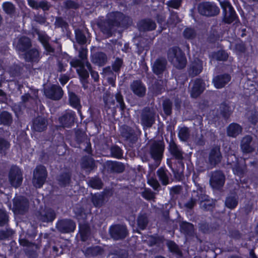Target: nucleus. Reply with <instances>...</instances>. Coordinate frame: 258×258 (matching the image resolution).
<instances>
[{
    "instance_id": "obj_1",
    "label": "nucleus",
    "mask_w": 258,
    "mask_h": 258,
    "mask_svg": "<svg viewBox=\"0 0 258 258\" xmlns=\"http://www.w3.org/2000/svg\"><path fill=\"white\" fill-rule=\"evenodd\" d=\"M126 17L121 12H115L108 13L106 19L100 25L102 32L110 36L115 27L119 26L123 23Z\"/></svg>"
},
{
    "instance_id": "obj_2",
    "label": "nucleus",
    "mask_w": 258,
    "mask_h": 258,
    "mask_svg": "<svg viewBox=\"0 0 258 258\" xmlns=\"http://www.w3.org/2000/svg\"><path fill=\"white\" fill-rule=\"evenodd\" d=\"M88 50L84 46H81L79 49V57L81 59L76 58H73L70 61L72 67L78 68L77 72L81 80H86L89 77L88 71L85 70V66L87 60Z\"/></svg>"
},
{
    "instance_id": "obj_3",
    "label": "nucleus",
    "mask_w": 258,
    "mask_h": 258,
    "mask_svg": "<svg viewBox=\"0 0 258 258\" xmlns=\"http://www.w3.org/2000/svg\"><path fill=\"white\" fill-rule=\"evenodd\" d=\"M168 60L176 68L182 69L186 64V59L184 54L177 47H173L168 50L167 53Z\"/></svg>"
},
{
    "instance_id": "obj_4",
    "label": "nucleus",
    "mask_w": 258,
    "mask_h": 258,
    "mask_svg": "<svg viewBox=\"0 0 258 258\" xmlns=\"http://www.w3.org/2000/svg\"><path fill=\"white\" fill-rule=\"evenodd\" d=\"M220 5L223 9L224 21L228 24L234 22V24L237 26L239 21L237 19L236 12L230 3L227 1H224L220 2Z\"/></svg>"
},
{
    "instance_id": "obj_5",
    "label": "nucleus",
    "mask_w": 258,
    "mask_h": 258,
    "mask_svg": "<svg viewBox=\"0 0 258 258\" xmlns=\"http://www.w3.org/2000/svg\"><path fill=\"white\" fill-rule=\"evenodd\" d=\"M47 175L46 168L42 165L37 166L33 172V185L36 188H41L45 182Z\"/></svg>"
},
{
    "instance_id": "obj_6",
    "label": "nucleus",
    "mask_w": 258,
    "mask_h": 258,
    "mask_svg": "<svg viewBox=\"0 0 258 258\" xmlns=\"http://www.w3.org/2000/svg\"><path fill=\"white\" fill-rule=\"evenodd\" d=\"M75 213L76 212H75ZM76 214L79 222V231L81 239L82 241H85L88 239L90 235V227L84 220V218H86L87 216L82 211H81L80 214Z\"/></svg>"
},
{
    "instance_id": "obj_7",
    "label": "nucleus",
    "mask_w": 258,
    "mask_h": 258,
    "mask_svg": "<svg viewBox=\"0 0 258 258\" xmlns=\"http://www.w3.org/2000/svg\"><path fill=\"white\" fill-rule=\"evenodd\" d=\"M198 11L201 15L206 16H214L219 14L218 7L213 3L204 2L199 4Z\"/></svg>"
},
{
    "instance_id": "obj_8",
    "label": "nucleus",
    "mask_w": 258,
    "mask_h": 258,
    "mask_svg": "<svg viewBox=\"0 0 258 258\" xmlns=\"http://www.w3.org/2000/svg\"><path fill=\"white\" fill-rule=\"evenodd\" d=\"M9 179L11 184L15 187L19 186L22 182V173L20 169L16 166H12L10 169Z\"/></svg>"
},
{
    "instance_id": "obj_9",
    "label": "nucleus",
    "mask_w": 258,
    "mask_h": 258,
    "mask_svg": "<svg viewBox=\"0 0 258 258\" xmlns=\"http://www.w3.org/2000/svg\"><path fill=\"white\" fill-rule=\"evenodd\" d=\"M44 93L47 98L54 100L60 99L63 95L61 88L56 85L45 87L44 89Z\"/></svg>"
},
{
    "instance_id": "obj_10",
    "label": "nucleus",
    "mask_w": 258,
    "mask_h": 258,
    "mask_svg": "<svg viewBox=\"0 0 258 258\" xmlns=\"http://www.w3.org/2000/svg\"><path fill=\"white\" fill-rule=\"evenodd\" d=\"M109 233L111 237L115 240H119L124 238L127 235V230L123 225H115L111 226L109 228Z\"/></svg>"
},
{
    "instance_id": "obj_11",
    "label": "nucleus",
    "mask_w": 258,
    "mask_h": 258,
    "mask_svg": "<svg viewBox=\"0 0 258 258\" xmlns=\"http://www.w3.org/2000/svg\"><path fill=\"white\" fill-rule=\"evenodd\" d=\"M28 201L24 197H18L13 201V211L19 214H23L28 209Z\"/></svg>"
},
{
    "instance_id": "obj_12",
    "label": "nucleus",
    "mask_w": 258,
    "mask_h": 258,
    "mask_svg": "<svg viewBox=\"0 0 258 258\" xmlns=\"http://www.w3.org/2000/svg\"><path fill=\"white\" fill-rule=\"evenodd\" d=\"M210 183L211 186L216 189L223 187L225 183V176L220 171H216L212 173Z\"/></svg>"
},
{
    "instance_id": "obj_13",
    "label": "nucleus",
    "mask_w": 258,
    "mask_h": 258,
    "mask_svg": "<svg viewBox=\"0 0 258 258\" xmlns=\"http://www.w3.org/2000/svg\"><path fill=\"white\" fill-rule=\"evenodd\" d=\"M164 149V146L161 142H154L150 149L151 157L156 162L160 161L162 158Z\"/></svg>"
},
{
    "instance_id": "obj_14",
    "label": "nucleus",
    "mask_w": 258,
    "mask_h": 258,
    "mask_svg": "<svg viewBox=\"0 0 258 258\" xmlns=\"http://www.w3.org/2000/svg\"><path fill=\"white\" fill-rule=\"evenodd\" d=\"M56 226L59 231L67 233L73 232L76 228V224L71 220L64 219L59 221Z\"/></svg>"
},
{
    "instance_id": "obj_15",
    "label": "nucleus",
    "mask_w": 258,
    "mask_h": 258,
    "mask_svg": "<svg viewBox=\"0 0 258 258\" xmlns=\"http://www.w3.org/2000/svg\"><path fill=\"white\" fill-rule=\"evenodd\" d=\"M75 112L69 110L64 112L59 118V122L63 127H70L74 122Z\"/></svg>"
},
{
    "instance_id": "obj_16",
    "label": "nucleus",
    "mask_w": 258,
    "mask_h": 258,
    "mask_svg": "<svg viewBox=\"0 0 258 258\" xmlns=\"http://www.w3.org/2000/svg\"><path fill=\"white\" fill-rule=\"evenodd\" d=\"M130 88L134 94L138 97H142L146 94V86L141 81H133L130 85Z\"/></svg>"
},
{
    "instance_id": "obj_17",
    "label": "nucleus",
    "mask_w": 258,
    "mask_h": 258,
    "mask_svg": "<svg viewBox=\"0 0 258 258\" xmlns=\"http://www.w3.org/2000/svg\"><path fill=\"white\" fill-rule=\"evenodd\" d=\"M37 216L40 221L44 222H48L54 220L55 214L53 210L45 208L38 212Z\"/></svg>"
},
{
    "instance_id": "obj_18",
    "label": "nucleus",
    "mask_w": 258,
    "mask_h": 258,
    "mask_svg": "<svg viewBox=\"0 0 258 258\" xmlns=\"http://www.w3.org/2000/svg\"><path fill=\"white\" fill-rule=\"evenodd\" d=\"M207 84L200 79H196L191 90V96L192 97L196 98L200 95L205 89Z\"/></svg>"
},
{
    "instance_id": "obj_19",
    "label": "nucleus",
    "mask_w": 258,
    "mask_h": 258,
    "mask_svg": "<svg viewBox=\"0 0 258 258\" xmlns=\"http://www.w3.org/2000/svg\"><path fill=\"white\" fill-rule=\"evenodd\" d=\"M221 160V154L220 151L219 147H216L213 148L210 151L209 157V162L211 166V168L214 167L219 163Z\"/></svg>"
},
{
    "instance_id": "obj_20",
    "label": "nucleus",
    "mask_w": 258,
    "mask_h": 258,
    "mask_svg": "<svg viewBox=\"0 0 258 258\" xmlns=\"http://www.w3.org/2000/svg\"><path fill=\"white\" fill-rule=\"evenodd\" d=\"M230 76L228 74L219 75L213 79V83L216 88H222L230 81Z\"/></svg>"
},
{
    "instance_id": "obj_21",
    "label": "nucleus",
    "mask_w": 258,
    "mask_h": 258,
    "mask_svg": "<svg viewBox=\"0 0 258 258\" xmlns=\"http://www.w3.org/2000/svg\"><path fill=\"white\" fill-rule=\"evenodd\" d=\"M47 124V121L44 118L38 116L33 120L32 128L37 132H42L46 128Z\"/></svg>"
},
{
    "instance_id": "obj_22",
    "label": "nucleus",
    "mask_w": 258,
    "mask_h": 258,
    "mask_svg": "<svg viewBox=\"0 0 258 258\" xmlns=\"http://www.w3.org/2000/svg\"><path fill=\"white\" fill-rule=\"evenodd\" d=\"M202 70V61L199 59H196L190 64L188 72L189 75L195 76L201 73Z\"/></svg>"
},
{
    "instance_id": "obj_23",
    "label": "nucleus",
    "mask_w": 258,
    "mask_h": 258,
    "mask_svg": "<svg viewBox=\"0 0 258 258\" xmlns=\"http://www.w3.org/2000/svg\"><path fill=\"white\" fill-rule=\"evenodd\" d=\"M166 60L165 58H161L157 59L154 62L153 66V71L157 75L162 74L165 70Z\"/></svg>"
},
{
    "instance_id": "obj_24",
    "label": "nucleus",
    "mask_w": 258,
    "mask_h": 258,
    "mask_svg": "<svg viewBox=\"0 0 258 258\" xmlns=\"http://www.w3.org/2000/svg\"><path fill=\"white\" fill-rule=\"evenodd\" d=\"M169 150L172 156L176 159L182 160L183 159V154L181 148L177 145L174 142H170L169 144Z\"/></svg>"
},
{
    "instance_id": "obj_25",
    "label": "nucleus",
    "mask_w": 258,
    "mask_h": 258,
    "mask_svg": "<svg viewBox=\"0 0 258 258\" xmlns=\"http://www.w3.org/2000/svg\"><path fill=\"white\" fill-rule=\"evenodd\" d=\"M81 167L87 172H90L95 167L94 161L90 156L84 157L82 159Z\"/></svg>"
},
{
    "instance_id": "obj_26",
    "label": "nucleus",
    "mask_w": 258,
    "mask_h": 258,
    "mask_svg": "<svg viewBox=\"0 0 258 258\" xmlns=\"http://www.w3.org/2000/svg\"><path fill=\"white\" fill-rule=\"evenodd\" d=\"M31 45L30 39L26 37H22L19 39L18 43L17 45V49L22 51L24 52L27 50Z\"/></svg>"
},
{
    "instance_id": "obj_27",
    "label": "nucleus",
    "mask_w": 258,
    "mask_h": 258,
    "mask_svg": "<svg viewBox=\"0 0 258 258\" xmlns=\"http://www.w3.org/2000/svg\"><path fill=\"white\" fill-rule=\"evenodd\" d=\"M252 138L249 136L244 137L241 143V148L244 153H249L253 151V148L250 145Z\"/></svg>"
},
{
    "instance_id": "obj_28",
    "label": "nucleus",
    "mask_w": 258,
    "mask_h": 258,
    "mask_svg": "<svg viewBox=\"0 0 258 258\" xmlns=\"http://www.w3.org/2000/svg\"><path fill=\"white\" fill-rule=\"evenodd\" d=\"M69 102L70 105L73 108L77 109L79 113L81 114L80 109L81 105L80 100L75 93H70L69 94Z\"/></svg>"
},
{
    "instance_id": "obj_29",
    "label": "nucleus",
    "mask_w": 258,
    "mask_h": 258,
    "mask_svg": "<svg viewBox=\"0 0 258 258\" xmlns=\"http://www.w3.org/2000/svg\"><path fill=\"white\" fill-rule=\"evenodd\" d=\"M139 27L143 30H152L156 27V23L150 19L144 20L139 23Z\"/></svg>"
},
{
    "instance_id": "obj_30",
    "label": "nucleus",
    "mask_w": 258,
    "mask_h": 258,
    "mask_svg": "<svg viewBox=\"0 0 258 258\" xmlns=\"http://www.w3.org/2000/svg\"><path fill=\"white\" fill-rule=\"evenodd\" d=\"M242 131L241 127L238 124L233 123L229 125L227 128V134L229 136L235 137L239 135Z\"/></svg>"
},
{
    "instance_id": "obj_31",
    "label": "nucleus",
    "mask_w": 258,
    "mask_h": 258,
    "mask_svg": "<svg viewBox=\"0 0 258 258\" xmlns=\"http://www.w3.org/2000/svg\"><path fill=\"white\" fill-rule=\"evenodd\" d=\"M157 175L159 180L163 185L169 183V172L163 168H160L157 170Z\"/></svg>"
},
{
    "instance_id": "obj_32",
    "label": "nucleus",
    "mask_w": 258,
    "mask_h": 258,
    "mask_svg": "<svg viewBox=\"0 0 258 258\" xmlns=\"http://www.w3.org/2000/svg\"><path fill=\"white\" fill-rule=\"evenodd\" d=\"M106 56L103 52L96 53L92 57V62L99 66H103L106 61Z\"/></svg>"
},
{
    "instance_id": "obj_33",
    "label": "nucleus",
    "mask_w": 258,
    "mask_h": 258,
    "mask_svg": "<svg viewBox=\"0 0 258 258\" xmlns=\"http://www.w3.org/2000/svg\"><path fill=\"white\" fill-rule=\"evenodd\" d=\"M142 124L147 127H150L154 123L153 115L150 112H144L142 115Z\"/></svg>"
},
{
    "instance_id": "obj_34",
    "label": "nucleus",
    "mask_w": 258,
    "mask_h": 258,
    "mask_svg": "<svg viewBox=\"0 0 258 258\" xmlns=\"http://www.w3.org/2000/svg\"><path fill=\"white\" fill-rule=\"evenodd\" d=\"M38 38L40 41L43 44L45 50L48 52H53L54 51L53 48L48 43V36L44 33H38Z\"/></svg>"
},
{
    "instance_id": "obj_35",
    "label": "nucleus",
    "mask_w": 258,
    "mask_h": 258,
    "mask_svg": "<svg viewBox=\"0 0 258 258\" xmlns=\"http://www.w3.org/2000/svg\"><path fill=\"white\" fill-rule=\"evenodd\" d=\"M39 56V52L36 49H32L24 54V58L27 61H35Z\"/></svg>"
},
{
    "instance_id": "obj_36",
    "label": "nucleus",
    "mask_w": 258,
    "mask_h": 258,
    "mask_svg": "<svg viewBox=\"0 0 258 258\" xmlns=\"http://www.w3.org/2000/svg\"><path fill=\"white\" fill-rule=\"evenodd\" d=\"M103 251L101 247L98 246L87 248L84 251L86 256H95L98 254H102Z\"/></svg>"
},
{
    "instance_id": "obj_37",
    "label": "nucleus",
    "mask_w": 258,
    "mask_h": 258,
    "mask_svg": "<svg viewBox=\"0 0 258 258\" xmlns=\"http://www.w3.org/2000/svg\"><path fill=\"white\" fill-rule=\"evenodd\" d=\"M190 136V131L188 127L184 126L179 129L178 137L180 141L182 142L187 141Z\"/></svg>"
},
{
    "instance_id": "obj_38",
    "label": "nucleus",
    "mask_w": 258,
    "mask_h": 258,
    "mask_svg": "<svg viewBox=\"0 0 258 258\" xmlns=\"http://www.w3.org/2000/svg\"><path fill=\"white\" fill-rule=\"evenodd\" d=\"M92 202L96 207H101L104 202V196L102 194H95L92 197Z\"/></svg>"
},
{
    "instance_id": "obj_39",
    "label": "nucleus",
    "mask_w": 258,
    "mask_h": 258,
    "mask_svg": "<svg viewBox=\"0 0 258 258\" xmlns=\"http://www.w3.org/2000/svg\"><path fill=\"white\" fill-rule=\"evenodd\" d=\"M237 204L238 199L236 195L227 197L225 201V205L230 209L235 208Z\"/></svg>"
},
{
    "instance_id": "obj_40",
    "label": "nucleus",
    "mask_w": 258,
    "mask_h": 258,
    "mask_svg": "<svg viewBox=\"0 0 258 258\" xmlns=\"http://www.w3.org/2000/svg\"><path fill=\"white\" fill-rule=\"evenodd\" d=\"M220 109L222 116L225 118H228L231 112V109L230 107L228 106L226 103H224L221 104Z\"/></svg>"
},
{
    "instance_id": "obj_41",
    "label": "nucleus",
    "mask_w": 258,
    "mask_h": 258,
    "mask_svg": "<svg viewBox=\"0 0 258 258\" xmlns=\"http://www.w3.org/2000/svg\"><path fill=\"white\" fill-rule=\"evenodd\" d=\"M0 121L3 124H10L12 121L11 114L6 111L2 112L0 115Z\"/></svg>"
},
{
    "instance_id": "obj_42",
    "label": "nucleus",
    "mask_w": 258,
    "mask_h": 258,
    "mask_svg": "<svg viewBox=\"0 0 258 258\" xmlns=\"http://www.w3.org/2000/svg\"><path fill=\"white\" fill-rule=\"evenodd\" d=\"M122 136L125 137L127 140L129 141L132 145H133L137 141V136L133 133L131 129L128 130V133H122Z\"/></svg>"
},
{
    "instance_id": "obj_43",
    "label": "nucleus",
    "mask_w": 258,
    "mask_h": 258,
    "mask_svg": "<svg viewBox=\"0 0 258 258\" xmlns=\"http://www.w3.org/2000/svg\"><path fill=\"white\" fill-rule=\"evenodd\" d=\"M231 49H232L237 54L239 55L245 52V46L243 42H241L236 43L234 45V46L231 44Z\"/></svg>"
},
{
    "instance_id": "obj_44",
    "label": "nucleus",
    "mask_w": 258,
    "mask_h": 258,
    "mask_svg": "<svg viewBox=\"0 0 258 258\" xmlns=\"http://www.w3.org/2000/svg\"><path fill=\"white\" fill-rule=\"evenodd\" d=\"M59 183L61 186H66L69 183L70 180V174L69 172L60 175L58 177Z\"/></svg>"
},
{
    "instance_id": "obj_45",
    "label": "nucleus",
    "mask_w": 258,
    "mask_h": 258,
    "mask_svg": "<svg viewBox=\"0 0 258 258\" xmlns=\"http://www.w3.org/2000/svg\"><path fill=\"white\" fill-rule=\"evenodd\" d=\"M180 228L184 233L189 234L193 231L194 226L192 224L183 222L180 225Z\"/></svg>"
},
{
    "instance_id": "obj_46",
    "label": "nucleus",
    "mask_w": 258,
    "mask_h": 258,
    "mask_svg": "<svg viewBox=\"0 0 258 258\" xmlns=\"http://www.w3.org/2000/svg\"><path fill=\"white\" fill-rule=\"evenodd\" d=\"M112 156L115 158L120 159L123 156V151L118 146H112L110 149Z\"/></svg>"
},
{
    "instance_id": "obj_47",
    "label": "nucleus",
    "mask_w": 258,
    "mask_h": 258,
    "mask_svg": "<svg viewBox=\"0 0 258 258\" xmlns=\"http://www.w3.org/2000/svg\"><path fill=\"white\" fill-rule=\"evenodd\" d=\"M75 35L77 42L79 44H84L86 42V37L80 30H76Z\"/></svg>"
},
{
    "instance_id": "obj_48",
    "label": "nucleus",
    "mask_w": 258,
    "mask_h": 258,
    "mask_svg": "<svg viewBox=\"0 0 258 258\" xmlns=\"http://www.w3.org/2000/svg\"><path fill=\"white\" fill-rule=\"evenodd\" d=\"M208 197L205 195L203 197L202 196L199 197L198 200L202 202L201 204V206L206 210H209L212 208L213 205L208 201Z\"/></svg>"
},
{
    "instance_id": "obj_49",
    "label": "nucleus",
    "mask_w": 258,
    "mask_h": 258,
    "mask_svg": "<svg viewBox=\"0 0 258 258\" xmlns=\"http://www.w3.org/2000/svg\"><path fill=\"white\" fill-rule=\"evenodd\" d=\"M148 223V219L146 215H141L138 219V225L139 227L142 229H144Z\"/></svg>"
},
{
    "instance_id": "obj_50",
    "label": "nucleus",
    "mask_w": 258,
    "mask_h": 258,
    "mask_svg": "<svg viewBox=\"0 0 258 258\" xmlns=\"http://www.w3.org/2000/svg\"><path fill=\"white\" fill-rule=\"evenodd\" d=\"M167 246L170 251L175 253V254L180 255L181 252L179 249L178 246L175 244V242L172 241H169L167 243Z\"/></svg>"
},
{
    "instance_id": "obj_51",
    "label": "nucleus",
    "mask_w": 258,
    "mask_h": 258,
    "mask_svg": "<svg viewBox=\"0 0 258 258\" xmlns=\"http://www.w3.org/2000/svg\"><path fill=\"white\" fill-rule=\"evenodd\" d=\"M89 185L95 189H100L102 187L101 180L98 178H93L90 180L89 182Z\"/></svg>"
},
{
    "instance_id": "obj_52",
    "label": "nucleus",
    "mask_w": 258,
    "mask_h": 258,
    "mask_svg": "<svg viewBox=\"0 0 258 258\" xmlns=\"http://www.w3.org/2000/svg\"><path fill=\"white\" fill-rule=\"evenodd\" d=\"M196 33L194 29L187 28L183 31L184 38L188 39H192L195 37Z\"/></svg>"
},
{
    "instance_id": "obj_53",
    "label": "nucleus",
    "mask_w": 258,
    "mask_h": 258,
    "mask_svg": "<svg viewBox=\"0 0 258 258\" xmlns=\"http://www.w3.org/2000/svg\"><path fill=\"white\" fill-rule=\"evenodd\" d=\"M85 68H86V69L85 68V70H86L88 73L89 72L90 73L91 76L94 81H98L99 79L98 74L97 72L92 70L91 64L88 61L86 62Z\"/></svg>"
},
{
    "instance_id": "obj_54",
    "label": "nucleus",
    "mask_w": 258,
    "mask_h": 258,
    "mask_svg": "<svg viewBox=\"0 0 258 258\" xmlns=\"http://www.w3.org/2000/svg\"><path fill=\"white\" fill-rule=\"evenodd\" d=\"M163 109L165 113L169 115L171 113L172 103L169 99H166L163 103Z\"/></svg>"
},
{
    "instance_id": "obj_55",
    "label": "nucleus",
    "mask_w": 258,
    "mask_h": 258,
    "mask_svg": "<svg viewBox=\"0 0 258 258\" xmlns=\"http://www.w3.org/2000/svg\"><path fill=\"white\" fill-rule=\"evenodd\" d=\"M3 7L5 12L8 14H11L14 12V6L10 2L4 3Z\"/></svg>"
},
{
    "instance_id": "obj_56",
    "label": "nucleus",
    "mask_w": 258,
    "mask_h": 258,
    "mask_svg": "<svg viewBox=\"0 0 258 258\" xmlns=\"http://www.w3.org/2000/svg\"><path fill=\"white\" fill-rule=\"evenodd\" d=\"M8 220V216L6 212L0 209V226H3L7 223Z\"/></svg>"
},
{
    "instance_id": "obj_57",
    "label": "nucleus",
    "mask_w": 258,
    "mask_h": 258,
    "mask_svg": "<svg viewBox=\"0 0 258 258\" xmlns=\"http://www.w3.org/2000/svg\"><path fill=\"white\" fill-rule=\"evenodd\" d=\"M214 57L218 60H225L228 57V54L225 51L220 50L215 54Z\"/></svg>"
},
{
    "instance_id": "obj_58",
    "label": "nucleus",
    "mask_w": 258,
    "mask_h": 258,
    "mask_svg": "<svg viewBox=\"0 0 258 258\" xmlns=\"http://www.w3.org/2000/svg\"><path fill=\"white\" fill-rule=\"evenodd\" d=\"M66 7L68 9H77L79 7V4L75 1L69 0L65 3Z\"/></svg>"
},
{
    "instance_id": "obj_59",
    "label": "nucleus",
    "mask_w": 258,
    "mask_h": 258,
    "mask_svg": "<svg viewBox=\"0 0 258 258\" xmlns=\"http://www.w3.org/2000/svg\"><path fill=\"white\" fill-rule=\"evenodd\" d=\"M115 98L119 105L120 108L123 111L125 108V104L122 95L120 93H117L115 95Z\"/></svg>"
},
{
    "instance_id": "obj_60",
    "label": "nucleus",
    "mask_w": 258,
    "mask_h": 258,
    "mask_svg": "<svg viewBox=\"0 0 258 258\" xmlns=\"http://www.w3.org/2000/svg\"><path fill=\"white\" fill-rule=\"evenodd\" d=\"M181 0H170L167 2V5L171 8L177 9L181 4Z\"/></svg>"
},
{
    "instance_id": "obj_61",
    "label": "nucleus",
    "mask_w": 258,
    "mask_h": 258,
    "mask_svg": "<svg viewBox=\"0 0 258 258\" xmlns=\"http://www.w3.org/2000/svg\"><path fill=\"white\" fill-rule=\"evenodd\" d=\"M142 195L143 197L146 200H151L154 198V193L149 189H145V190L142 192Z\"/></svg>"
},
{
    "instance_id": "obj_62",
    "label": "nucleus",
    "mask_w": 258,
    "mask_h": 258,
    "mask_svg": "<svg viewBox=\"0 0 258 258\" xmlns=\"http://www.w3.org/2000/svg\"><path fill=\"white\" fill-rule=\"evenodd\" d=\"M122 64V61L120 58H116L112 64V69L115 72H118Z\"/></svg>"
},
{
    "instance_id": "obj_63",
    "label": "nucleus",
    "mask_w": 258,
    "mask_h": 258,
    "mask_svg": "<svg viewBox=\"0 0 258 258\" xmlns=\"http://www.w3.org/2000/svg\"><path fill=\"white\" fill-rule=\"evenodd\" d=\"M9 146V143L7 141L0 138V153L4 152Z\"/></svg>"
},
{
    "instance_id": "obj_64",
    "label": "nucleus",
    "mask_w": 258,
    "mask_h": 258,
    "mask_svg": "<svg viewBox=\"0 0 258 258\" xmlns=\"http://www.w3.org/2000/svg\"><path fill=\"white\" fill-rule=\"evenodd\" d=\"M233 171L234 174L241 177L244 172V169L243 167H239L238 165H236L233 168Z\"/></svg>"
}]
</instances>
